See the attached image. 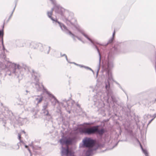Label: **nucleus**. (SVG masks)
Wrapping results in <instances>:
<instances>
[{"mask_svg": "<svg viewBox=\"0 0 156 156\" xmlns=\"http://www.w3.org/2000/svg\"><path fill=\"white\" fill-rule=\"evenodd\" d=\"M55 12L60 15L62 20L65 22L67 24L70 23L72 25L74 26L76 29L79 32H80L84 37L87 38L93 44V47L95 48L97 51L99 55V64L98 68L97 73H98L99 71L100 63L101 60V55L99 49L97 46L98 45H99V44L90 39L82 29L80 27H77L75 25V23H73L72 21L74 20L76 22V20L73 18V14L72 12H69L66 11L64 8L58 5H55L54 7Z\"/></svg>", "mask_w": 156, "mask_h": 156, "instance_id": "1", "label": "nucleus"}, {"mask_svg": "<svg viewBox=\"0 0 156 156\" xmlns=\"http://www.w3.org/2000/svg\"><path fill=\"white\" fill-rule=\"evenodd\" d=\"M107 54V58L104 66H102V71L106 72V76L107 80L105 81V86L106 83L108 82L110 86V81L112 80L124 92L125 91L120 85L116 81L114 80L112 78L111 70L114 67L113 61L114 59V55L118 52V49L117 48L114 47L109 50L106 51Z\"/></svg>", "mask_w": 156, "mask_h": 156, "instance_id": "2", "label": "nucleus"}, {"mask_svg": "<svg viewBox=\"0 0 156 156\" xmlns=\"http://www.w3.org/2000/svg\"><path fill=\"white\" fill-rule=\"evenodd\" d=\"M32 77L35 82H33L32 84H33L35 86V88L37 91H40L43 90L44 93H45L48 95L49 97L51 99H53V102H52V105L55 106L56 103H59L58 101L56 99L55 96L51 93L49 91H48L47 89L45 88L44 85L42 84H40L39 82L38 77H39L40 75L38 73H37L34 71V69L32 70Z\"/></svg>", "mask_w": 156, "mask_h": 156, "instance_id": "3", "label": "nucleus"}, {"mask_svg": "<svg viewBox=\"0 0 156 156\" xmlns=\"http://www.w3.org/2000/svg\"><path fill=\"white\" fill-rule=\"evenodd\" d=\"M5 65V68H9L10 69L9 70L7 71L6 75L9 76H15L19 79L23 78V74L20 72L22 68L19 64L7 61Z\"/></svg>", "mask_w": 156, "mask_h": 156, "instance_id": "4", "label": "nucleus"}, {"mask_svg": "<svg viewBox=\"0 0 156 156\" xmlns=\"http://www.w3.org/2000/svg\"><path fill=\"white\" fill-rule=\"evenodd\" d=\"M106 129L97 125L90 128H84L81 131V133L86 135H91L96 134L97 136L101 137L106 132Z\"/></svg>", "mask_w": 156, "mask_h": 156, "instance_id": "5", "label": "nucleus"}, {"mask_svg": "<svg viewBox=\"0 0 156 156\" xmlns=\"http://www.w3.org/2000/svg\"><path fill=\"white\" fill-rule=\"evenodd\" d=\"M105 88L106 90L107 95L108 97V99H109L111 98V100L113 103H117V100L113 95L112 91L110 88V84L108 82H107L106 83Z\"/></svg>", "mask_w": 156, "mask_h": 156, "instance_id": "6", "label": "nucleus"}, {"mask_svg": "<svg viewBox=\"0 0 156 156\" xmlns=\"http://www.w3.org/2000/svg\"><path fill=\"white\" fill-rule=\"evenodd\" d=\"M54 25L59 26L61 30L65 33L69 35L73 38H74L75 35L73 34L63 23L58 20Z\"/></svg>", "mask_w": 156, "mask_h": 156, "instance_id": "7", "label": "nucleus"}, {"mask_svg": "<svg viewBox=\"0 0 156 156\" xmlns=\"http://www.w3.org/2000/svg\"><path fill=\"white\" fill-rule=\"evenodd\" d=\"M83 144L86 147H90L94 144L93 139L90 138L85 137L82 140Z\"/></svg>", "mask_w": 156, "mask_h": 156, "instance_id": "8", "label": "nucleus"}, {"mask_svg": "<svg viewBox=\"0 0 156 156\" xmlns=\"http://www.w3.org/2000/svg\"><path fill=\"white\" fill-rule=\"evenodd\" d=\"M48 105V103L47 102L44 103L42 106V111L44 116L48 117L49 119H50L51 118V114L49 113L47 109Z\"/></svg>", "mask_w": 156, "mask_h": 156, "instance_id": "9", "label": "nucleus"}, {"mask_svg": "<svg viewBox=\"0 0 156 156\" xmlns=\"http://www.w3.org/2000/svg\"><path fill=\"white\" fill-rule=\"evenodd\" d=\"M98 94H97L94 96L93 102L94 105L98 106L100 104L102 103V101L100 99V96H98Z\"/></svg>", "mask_w": 156, "mask_h": 156, "instance_id": "10", "label": "nucleus"}, {"mask_svg": "<svg viewBox=\"0 0 156 156\" xmlns=\"http://www.w3.org/2000/svg\"><path fill=\"white\" fill-rule=\"evenodd\" d=\"M61 132L62 133V135L61 139L59 140L60 143L62 145L69 142V141L67 139L66 137L64 136V133L62 132V130L61 131Z\"/></svg>", "mask_w": 156, "mask_h": 156, "instance_id": "11", "label": "nucleus"}, {"mask_svg": "<svg viewBox=\"0 0 156 156\" xmlns=\"http://www.w3.org/2000/svg\"><path fill=\"white\" fill-rule=\"evenodd\" d=\"M43 46V44L41 43L32 41L30 44V48L31 49H35L37 48L39 46Z\"/></svg>", "mask_w": 156, "mask_h": 156, "instance_id": "12", "label": "nucleus"}, {"mask_svg": "<svg viewBox=\"0 0 156 156\" xmlns=\"http://www.w3.org/2000/svg\"><path fill=\"white\" fill-rule=\"evenodd\" d=\"M42 47L43 49H40V50L41 51H44L45 53L48 54L50 50L51 47L50 46H48L47 45H43V46H41Z\"/></svg>", "mask_w": 156, "mask_h": 156, "instance_id": "13", "label": "nucleus"}, {"mask_svg": "<svg viewBox=\"0 0 156 156\" xmlns=\"http://www.w3.org/2000/svg\"><path fill=\"white\" fill-rule=\"evenodd\" d=\"M52 11H48L47 12V15L48 17L52 21L53 23L54 24L58 20L56 18H54L52 17Z\"/></svg>", "mask_w": 156, "mask_h": 156, "instance_id": "14", "label": "nucleus"}, {"mask_svg": "<svg viewBox=\"0 0 156 156\" xmlns=\"http://www.w3.org/2000/svg\"><path fill=\"white\" fill-rule=\"evenodd\" d=\"M69 152V150L68 147L66 148L62 147L61 153L62 155H66Z\"/></svg>", "mask_w": 156, "mask_h": 156, "instance_id": "15", "label": "nucleus"}, {"mask_svg": "<svg viewBox=\"0 0 156 156\" xmlns=\"http://www.w3.org/2000/svg\"><path fill=\"white\" fill-rule=\"evenodd\" d=\"M2 146H5L6 149H9L10 150L14 149L15 148L14 147V145H10L9 144H6L4 143H2Z\"/></svg>", "mask_w": 156, "mask_h": 156, "instance_id": "16", "label": "nucleus"}, {"mask_svg": "<svg viewBox=\"0 0 156 156\" xmlns=\"http://www.w3.org/2000/svg\"><path fill=\"white\" fill-rule=\"evenodd\" d=\"M93 154L94 153L93 152V150L91 149L86 151L85 153V154L86 156H92Z\"/></svg>", "mask_w": 156, "mask_h": 156, "instance_id": "17", "label": "nucleus"}, {"mask_svg": "<svg viewBox=\"0 0 156 156\" xmlns=\"http://www.w3.org/2000/svg\"><path fill=\"white\" fill-rule=\"evenodd\" d=\"M115 35V30L113 33L112 37L109 40L108 42V44H112L113 43V41L114 40V38L113 36Z\"/></svg>", "mask_w": 156, "mask_h": 156, "instance_id": "18", "label": "nucleus"}, {"mask_svg": "<svg viewBox=\"0 0 156 156\" xmlns=\"http://www.w3.org/2000/svg\"><path fill=\"white\" fill-rule=\"evenodd\" d=\"M141 148L142 149V151L143 153L146 156H149L148 154V153L146 149L143 148L141 146Z\"/></svg>", "mask_w": 156, "mask_h": 156, "instance_id": "19", "label": "nucleus"}, {"mask_svg": "<svg viewBox=\"0 0 156 156\" xmlns=\"http://www.w3.org/2000/svg\"><path fill=\"white\" fill-rule=\"evenodd\" d=\"M4 22L3 23V25L2 27V29L1 30H0V36H2L3 37L4 35Z\"/></svg>", "mask_w": 156, "mask_h": 156, "instance_id": "20", "label": "nucleus"}, {"mask_svg": "<svg viewBox=\"0 0 156 156\" xmlns=\"http://www.w3.org/2000/svg\"><path fill=\"white\" fill-rule=\"evenodd\" d=\"M43 98L42 97H40L39 98H37L36 100L37 101V103L39 104L41 103L43 100Z\"/></svg>", "mask_w": 156, "mask_h": 156, "instance_id": "21", "label": "nucleus"}, {"mask_svg": "<svg viewBox=\"0 0 156 156\" xmlns=\"http://www.w3.org/2000/svg\"><path fill=\"white\" fill-rule=\"evenodd\" d=\"M20 144V142L14 145V146L15 148L14 149L15 150H18L19 148V146Z\"/></svg>", "mask_w": 156, "mask_h": 156, "instance_id": "22", "label": "nucleus"}, {"mask_svg": "<svg viewBox=\"0 0 156 156\" xmlns=\"http://www.w3.org/2000/svg\"><path fill=\"white\" fill-rule=\"evenodd\" d=\"M5 110L6 112L7 113L9 114V115H10L11 114H12V112L11 111L9 110L8 108H6Z\"/></svg>", "mask_w": 156, "mask_h": 156, "instance_id": "23", "label": "nucleus"}, {"mask_svg": "<svg viewBox=\"0 0 156 156\" xmlns=\"http://www.w3.org/2000/svg\"><path fill=\"white\" fill-rule=\"evenodd\" d=\"M18 139L20 140V143H22L23 144H24V142H23L22 141V140H20V138L21 137V135L20 134V133H18Z\"/></svg>", "mask_w": 156, "mask_h": 156, "instance_id": "24", "label": "nucleus"}, {"mask_svg": "<svg viewBox=\"0 0 156 156\" xmlns=\"http://www.w3.org/2000/svg\"><path fill=\"white\" fill-rule=\"evenodd\" d=\"M85 69H88V70H89L91 71L93 73V74L94 73V71L90 67L86 66Z\"/></svg>", "mask_w": 156, "mask_h": 156, "instance_id": "25", "label": "nucleus"}, {"mask_svg": "<svg viewBox=\"0 0 156 156\" xmlns=\"http://www.w3.org/2000/svg\"><path fill=\"white\" fill-rule=\"evenodd\" d=\"M98 148V147H96L95 148H94L92 149H91V150H93V152L94 151H96Z\"/></svg>", "mask_w": 156, "mask_h": 156, "instance_id": "26", "label": "nucleus"}, {"mask_svg": "<svg viewBox=\"0 0 156 156\" xmlns=\"http://www.w3.org/2000/svg\"><path fill=\"white\" fill-rule=\"evenodd\" d=\"M78 66H80V67L81 68H85V67H86V66L83 65H80V64H78Z\"/></svg>", "mask_w": 156, "mask_h": 156, "instance_id": "27", "label": "nucleus"}, {"mask_svg": "<svg viewBox=\"0 0 156 156\" xmlns=\"http://www.w3.org/2000/svg\"><path fill=\"white\" fill-rule=\"evenodd\" d=\"M1 43H2V45H4V41H3V37H2L1 39Z\"/></svg>", "mask_w": 156, "mask_h": 156, "instance_id": "28", "label": "nucleus"}, {"mask_svg": "<svg viewBox=\"0 0 156 156\" xmlns=\"http://www.w3.org/2000/svg\"><path fill=\"white\" fill-rule=\"evenodd\" d=\"M12 14H11L10 15V16H9L8 20H7V22H8L9 21V20H10V19H11V18L12 16Z\"/></svg>", "mask_w": 156, "mask_h": 156, "instance_id": "29", "label": "nucleus"}, {"mask_svg": "<svg viewBox=\"0 0 156 156\" xmlns=\"http://www.w3.org/2000/svg\"><path fill=\"white\" fill-rule=\"evenodd\" d=\"M75 37H74V38H75V37H76L80 41H81L82 40L79 37H78L77 36H76L75 35ZM73 39L74 40H75V38H73Z\"/></svg>", "mask_w": 156, "mask_h": 156, "instance_id": "30", "label": "nucleus"}, {"mask_svg": "<svg viewBox=\"0 0 156 156\" xmlns=\"http://www.w3.org/2000/svg\"><path fill=\"white\" fill-rule=\"evenodd\" d=\"M133 118L135 119L136 122L139 121L138 119L135 116L134 117H133Z\"/></svg>", "mask_w": 156, "mask_h": 156, "instance_id": "31", "label": "nucleus"}, {"mask_svg": "<svg viewBox=\"0 0 156 156\" xmlns=\"http://www.w3.org/2000/svg\"><path fill=\"white\" fill-rule=\"evenodd\" d=\"M69 63H71V64H74L75 65H76L77 66H78V64H77L75 63V62H69Z\"/></svg>", "mask_w": 156, "mask_h": 156, "instance_id": "32", "label": "nucleus"}, {"mask_svg": "<svg viewBox=\"0 0 156 156\" xmlns=\"http://www.w3.org/2000/svg\"><path fill=\"white\" fill-rule=\"evenodd\" d=\"M154 119H153V118H152V119L151 120H150L149 121V122H148V124H147V125H149L150 123H151V122H152V121Z\"/></svg>", "mask_w": 156, "mask_h": 156, "instance_id": "33", "label": "nucleus"}, {"mask_svg": "<svg viewBox=\"0 0 156 156\" xmlns=\"http://www.w3.org/2000/svg\"><path fill=\"white\" fill-rule=\"evenodd\" d=\"M25 44L23 43H22L21 45H19L18 46L19 47H23L24 45Z\"/></svg>", "mask_w": 156, "mask_h": 156, "instance_id": "34", "label": "nucleus"}, {"mask_svg": "<svg viewBox=\"0 0 156 156\" xmlns=\"http://www.w3.org/2000/svg\"><path fill=\"white\" fill-rule=\"evenodd\" d=\"M62 101L64 102H67L69 101V100H67L66 99H63Z\"/></svg>", "mask_w": 156, "mask_h": 156, "instance_id": "35", "label": "nucleus"}, {"mask_svg": "<svg viewBox=\"0 0 156 156\" xmlns=\"http://www.w3.org/2000/svg\"><path fill=\"white\" fill-rule=\"evenodd\" d=\"M16 5H15V7H14V8H13V10H12V13H11V14H12V15L13 14V13L14 12V10H15V8H16Z\"/></svg>", "mask_w": 156, "mask_h": 156, "instance_id": "36", "label": "nucleus"}, {"mask_svg": "<svg viewBox=\"0 0 156 156\" xmlns=\"http://www.w3.org/2000/svg\"><path fill=\"white\" fill-rule=\"evenodd\" d=\"M127 141V139H126L125 140H119V141Z\"/></svg>", "mask_w": 156, "mask_h": 156, "instance_id": "37", "label": "nucleus"}, {"mask_svg": "<svg viewBox=\"0 0 156 156\" xmlns=\"http://www.w3.org/2000/svg\"><path fill=\"white\" fill-rule=\"evenodd\" d=\"M2 49H3V51H4L5 50V47L4 46V45H2Z\"/></svg>", "mask_w": 156, "mask_h": 156, "instance_id": "38", "label": "nucleus"}, {"mask_svg": "<svg viewBox=\"0 0 156 156\" xmlns=\"http://www.w3.org/2000/svg\"><path fill=\"white\" fill-rule=\"evenodd\" d=\"M61 57H63V56H66V55L65 54H63V55H62V53H61Z\"/></svg>", "mask_w": 156, "mask_h": 156, "instance_id": "39", "label": "nucleus"}, {"mask_svg": "<svg viewBox=\"0 0 156 156\" xmlns=\"http://www.w3.org/2000/svg\"><path fill=\"white\" fill-rule=\"evenodd\" d=\"M66 58V61L68 62L69 63V62H70L69 61H68V58H67V55H66L65 57Z\"/></svg>", "mask_w": 156, "mask_h": 156, "instance_id": "40", "label": "nucleus"}, {"mask_svg": "<svg viewBox=\"0 0 156 156\" xmlns=\"http://www.w3.org/2000/svg\"><path fill=\"white\" fill-rule=\"evenodd\" d=\"M153 119H154L156 117V113L154 114L153 115Z\"/></svg>", "mask_w": 156, "mask_h": 156, "instance_id": "41", "label": "nucleus"}, {"mask_svg": "<svg viewBox=\"0 0 156 156\" xmlns=\"http://www.w3.org/2000/svg\"><path fill=\"white\" fill-rule=\"evenodd\" d=\"M18 1V0H15V1H14L15 2V5H16H16H17Z\"/></svg>", "mask_w": 156, "mask_h": 156, "instance_id": "42", "label": "nucleus"}, {"mask_svg": "<svg viewBox=\"0 0 156 156\" xmlns=\"http://www.w3.org/2000/svg\"><path fill=\"white\" fill-rule=\"evenodd\" d=\"M76 105L78 108H80V105L78 103H77L76 104Z\"/></svg>", "mask_w": 156, "mask_h": 156, "instance_id": "43", "label": "nucleus"}, {"mask_svg": "<svg viewBox=\"0 0 156 156\" xmlns=\"http://www.w3.org/2000/svg\"><path fill=\"white\" fill-rule=\"evenodd\" d=\"M118 142L116 143V144H115V145H114V146H113V148H114V147H115L118 144Z\"/></svg>", "mask_w": 156, "mask_h": 156, "instance_id": "44", "label": "nucleus"}, {"mask_svg": "<svg viewBox=\"0 0 156 156\" xmlns=\"http://www.w3.org/2000/svg\"><path fill=\"white\" fill-rule=\"evenodd\" d=\"M3 123H4V124H3V126H5V124H6V122H2Z\"/></svg>", "mask_w": 156, "mask_h": 156, "instance_id": "45", "label": "nucleus"}, {"mask_svg": "<svg viewBox=\"0 0 156 156\" xmlns=\"http://www.w3.org/2000/svg\"><path fill=\"white\" fill-rule=\"evenodd\" d=\"M27 149L29 151V152L31 154V150H30V149L29 148H28Z\"/></svg>", "mask_w": 156, "mask_h": 156, "instance_id": "46", "label": "nucleus"}, {"mask_svg": "<svg viewBox=\"0 0 156 156\" xmlns=\"http://www.w3.org/2000/svg\"><path fill=\"white\" fill-rule=\"evenodd\" d=\"M25 147L26 148H28V146L27 145H25Z\"/></svg>", "mask_w": 156, "mask_h": 156, "instance_id": "47", "label": "nucleus"}, {"mask_svg": "<svg viewBox=\"0 0 156 156\" xmlns=\"http://www.w3.org/2000/svg\"><path fill=\"white\" fill-rule=\"evenodd\" d=\"M54 9H55L54 8H52L51 9V11H52V12H53V10H54Z\"/></svg>", "mask_w": 156, "mask_h": 156, "instance_id": "48", "label": "nucleus"}, {"mask_svg": "<svg viewBox=\"0 0 156 156\" xmlns=\"http://www.w3.org/2000/svg\"><path fill=\"white\" fill-rule=\"evenodd\" d=\"M22 132L24 133H26L24 130H22Z\"/></svg>", "mask_w": 156, "mask_h": 156, "instance_id": "49", "label": "nucleus"}, {"mask_svg": "<svg viewBox=\"0 0 156 156\" xmlns=\"http://www.w3.org/2000/svg\"><path fill=\"white\" fill-rule=\"evenodd\" d=\"M3 143L0 142V145H2V143Z\"/></svg>", "mask_w": 156, "mask_h": 156, "instance_id": "50", "label": "nucleus"}, {"mask_svg": "<svg viewBox=\"0 0 156 156\" xmlns=\"http://www.w3.org/2000/svg\"><path fill=\"white\" fill-rule=\"evenodd\" d=\"M6 57V56L5 55H3V57L4 58H5Z\"/></svg>", "mask_w": 156, "mask_h": 156, "instance_id": "51", "label": "nucleus"}, {"mask_svg": "<svg viewBox=\"0 0 156 156\" xmlns=\"http://www.w3.org/2000/svg\"><path fill=\"white\" fill-rule=\"evenodd\" d=\"M81 41L83 43H84V42L82 40H81Z\"/></svg>", "mask_w": 156, "mask_h": 156, "instance_id": "52", "label": "nucleus"}, {"mask_svg": "<svg viewBox=\"0 0 156 156\" xmlns=\"http://www.w3.org/2000/svg\"><path fill=\"white\" fill-rule=\"evenodd\" d=\"M156 101V98L155 99L154 103H155Z\"/></svg>", "mask_w": 156, "mask_h": 156, "instance_id": "53", "label": "nucleus"}, {"mask_svg": "<svg viewBox=\"0 0 156 156\" xmlns=\"http://www.w3.org/2000/svg\"><path fill=\"white\" fill-rule=\"evenodd\" d=\"M29 91L27 90H26V92L27 93Z\"/></svg>", "mask_w": 156, "mask_h": 156, "instance_id": "54", "label": "nucleus"}, {"mask_svg": "<svg viewBox=\"0 0 156 156\" xmlns=\"http://www.w3.org/2000/svg\"><path fill=\"white\" fill-rule=\"evenodd\" d=\"M30 146H32V144H30Z\"/></svg>", "mask_w": 156, "mask_h": 156, "instance_id": "55", "label": "nucleus"}, {"mask_svg": "<svg viewBox=\"0 0 156 156\" xmlns=\"http://www.w3.org/2000/svg\"><path fill=\"white\" fill-rule=\"evenodd\" d=\"M51 1H52V0H50Z\"/></svg>", "mask_w": 156, "mask_h": 156, "instance_id": "56", "label": "nucleus"}, {"mask_svg": "<svg viewBox=\"0 0 156 156\" xmlns=\"http://www.w3.org/2000/svg\"><path fill=\"white\" fill-rule=\"evenodd\" d=\"M33 148H34V147H33Z\"/></svg>", "mask_w": 156, "mask_h": 156, "instance_id": "57", "label": "nucleus"}]
</instances>
